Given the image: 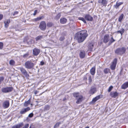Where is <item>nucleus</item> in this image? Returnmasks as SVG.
<instances>
[{
	"mask_svg": "<svg viewBox=\"0 0 128 128\" xmlns=\"http://www.w3.org/2000/svg\"><path fill=\"white\" fill-rule=\"evenodd\" d=\"M86 30H84L77 33L75 35L74 39L76 40H84L88 36Z\"/></svg>",
	"mask_w": 128,
	"mask_h": 128,
	"instance_id": "nucleus-1",
	"label": "nucleus"
},
{
	"mask_svg": "<svg viewBox=\"0 0 128 128\" xmlns=\"http://www.w3.org/2000/svg\"><path fill=\"white\" fill-rule=\"evenodd\" d=\"M126 51V49L124 47L118 48L115 50V52L117 54L122 56L124 54Z\"/></svg>",
	"mask_w": 128,
	"mask_h": 128,
	"instance_id": "nucleus-2",
	"label": "nucleus"
},
{
	"mask_svg": "<svg viewBox=\"0 0 128 128\" xmlns=\"http://www.w3.org/2000/svg\"><path fill=\"white\" fill-rule=\"evenodd\" d=\"M34 66V64L30 61H27L25 63V67L28 69H30L32 68Z\"/></svg>",
	"mask_w": 128,
	"mask_h": 128,
	"instance_id": "nucleus-3",
	"label": "nucleus"
},
{
	"mask_svg": "<svg viewBox=\"0 0 128 128\" xmlns=\"http://www.w3.org/2000/svg\"><path fill=\"white\" fill-rule=\"evenodd\" d=\"M13 90V88L12 87H7L2 88V91L3 93H8L11 92Z\"/></svg>",
	"mask_w": 128,
	"mask_h": 128,
	"instance_id": "nucleus-4",
	"label": "nucleus"
},
{
	"mask_svg": "<svg viewBox=\"0 0 128 128\" xmlns=\"http://www.w3.org/2000/svg\"><path fill=\"white\" fill-rule=\"evenodd\" d=\"M46 25L44 21L41 22L40 24L39 28L42 30H44L46 28Z\"/></svg>",
	"mask_w": 128,
	"mask_h": 128,
	"instance_id": "nucleus-5",
	"label": "nucleus"
},
{
	"mask_svg": "<svg viewBox=\"0 0 128 128\" xmlns=\"http://www.w3.org/2000/svg\"><path fill=\"white\" fill-rule=\"evenodd\" d=\"M117 60L115 58L112 63V64L110 66V68L112 70H114L115 69L116 65L117 62Z\"/></svg>",
	"mask_w": 128,
	"mask_h": 128,
	"instance_id": "nucleus-6",
	"label": "nucleus"
},
{
	"mask_svg": "<svg viewBox=\"0 0 128 128\" xmlns=\"http://www.w3.org/2000/svg\"><path fill=\"white\" fill-rule=\"evenodd\" d=\"M84 18L88 21L91 22L93 20V17L89 14H86L85 15Z\"/></svg>",
	"mask_w": 128,
	"mask_h": 128,
	"instance_id": "nucleus-7",
	"label": "nucleus"
},
{
	"mask_svg": "<svg viewBox=\"0 0 128 128\" xmlns=\"http://www.w3.org/2000/svg\"><path fill=\"white\" fill-rule=\"evenodd\" d=\"M40 52V50L37 48H35L33 50L32 54L35 56H37L38 55Z\"/></svg>",
	"mask_w": 128,
	"mask_h": 128,
	"instance_id": "nucleus-8",
	"label": "nucleus"
},
{
	"mask_svg": "<svg viewBox=\"0 0 128 128\" xmlns=\"http://www.w3.org/2000/svg\"><path fill=\"white\" fill-rule=\"evenodd\" d=\"M20 70L22 74L25 75L26 77H28L29 76V75L27 73V72L24 68H20Z\"/></svg>",
	"mask_w": 128,
	"mask_h": 128,
	"instance_id": "nucleus-9",
	"label": "nucleus"
},
{
	"mask_svg": "<svg viewBox=\"0 0 128 128\" xmlns=\"http://www.w3.org/2000/svg\"><path fill=\"white\" fill-rule=\"evenodd\" d=\"M9 102L7 100L4 101L2 104V106L4 108H8L9 106Z\"/></svg>",
	"mask_w": 128,
	"mask_h": 128,
	"instance_id": "nucleus-10",
	"label": "nucleus"
},
{
	"mask_svg": "<svg viewBox=\"0 0 128 128\" xmlns=\"http://www.w3.org/2000/svg\"><path fill=\"white\" fill-rule=\"evenodd\" d=\"M29 107H27L26 108L22 109L20 112V113L21 114H25L28 111L30 110Z\"/></svg>",
	"mask_w": 128,
	"mask_h": 128,
	"instance_id": "nucleus-11",
	"label": "nucleus"
},
{
	"mask_svg": "<svg viewBox=\"0 0 128 128\" xmlns=\"http://www.w3.org/2000/svg\"><path fill=\"white\" fill-rule=\"evenodd\" d=\"M98 3L103 6H106L107 4V1L106 0H98Z\"/></svg>",
	"mask_w": 128,
	"mask_h": 128,
	"instance_id": "nucleus-12",
	"label": "nucleus"
},
{
	"mask_svg": "<svg viewBox=\"0 0 128 128\" xmlns=\"http://www.w3.org/2000/svg\"><path fill=\"white\" fill-rule=\"evenodd\" d=\"M118 95V93L116 92H112L110 93V96L112 98H115Z\"/></svg>",
	"mask_w": 128,
	"mask_h": 128,
	"instance_id": "nucleus-13",
	"label": "nucleus"
},
{
	"mask_svg": "<svg viewBox=\"0 0 128 128\" xmlns=\"http://www.w3.org/2000/svg\"><path fill=\"white\" fill-rule=\"evenodd\" d=\"M85 52L84 50L80 51L79 53V56L81 58H84L85 56Z\"/></svg>",
	"mask_w": 128,
	"mask_h": 128,
	"instance_id": "nucleus-14",
	"label": "nucleus"
},
{
	"mask_svg": "<svg viewBox=\"0 0 128 128\" xmlns=\"http://www.w3.org/2000/svg\"><path fill=\"white\" fill-rule=\"evenodd\" d=\"M24 126V123L22 122L13 126L12 128H20Z\"/></svg>",
	"mask_w": 128,
	"mask_h": 128,
	"instance_id": "nucleus-15",
	"label": "nucleus"
},
{
	"mask_svg": "<svg viewBox=\"0 0 128 128\" xmlns=\"http://www.w3.org/2000/svg\"><path fill=\"white\" fill-rule=\"evenodd\" d=\"M110 38L112 39V40H114L113 39L111 35L109 36L108 35L106 34L105 35L104 37V40H110Z\"/></svg>",
	"mask_w": 128,
	"mask_h": 128,
	"instance_id": "nucleus-16",
	"label": "nucleus"
},
{
	"mask_svg": "<svg viewBox=\"0 0 128 128\" xmlns=\"http://www.w3.org/2000/svg\"><path fill=\"white\" fill-rule=\"evenodd\" d=\"M96 88H91L89 91L90 94H93L96 92Z\"/></svg>",
	"mask_w": 128,
	"mask_h": 128,
	"instance_id": "nucleus-17",
	"label": "nucleus"
},
{
	"mask_svg": "<svg viewBox=\"0 0 128 128\" xmlns=\"http://www.w3.org/2000/svg\"><path fill=\"white\" fill-rule=\"evenodd\" d=\"M83 97L82 96H80L79 97L76 98L77 101L76 103L77 104H80L81 102L82 101V99Z\"/></svg>",
	"mask_w": 128,
	"mask_h": 128,
	"instance_id": "nucleus-18",
	"label": "nucleus"
},
{
	"mask_svg": "<svg viewBox=\"0 0 128 128\" xmlns=\"http://www.w3.org/2000/svg\"><path fill=\"white\" fill-rule=\"evenodd\" d=\"M128 87V82H126L122 84L121 88L122 89H125Z\"/></svg>",
	"mask_w": 128,
	"mask_h": 128,
	"instance_id": "nucleus-19",
	"label": "nucleus"
},
{
	"mask_svg": "<svg viewBox=\"0 0 128 128\" xmlns=\"http://www.w3.org/2000/svg\"><path fill=\"white\" fill-rule=\"evenodd\" d=\"M66 22L67 19L65 18H62L60 20V22L62 24H64Z\"/></svg>",
	"mask_w": 128,
	"mask_h": 128,
	"instance_id": "nucleus-20",
	"label": "nucleus"
},
{
	"mask_svg": "<svg viewBox=\"0 0 128 128\" xmlns=\"http://www.w3.org/2000/svg\"><path fill=\"white\" fill-rule=\"evenodd\" d=\"M123 4V2H116V4L114 5V7L116 9H117L119 7L120 5L122 4Z\"/></svg>",
	"mask_w": 128,
	"mask_h": 128,
	"instance_id": "nucleus-21",
	"label": "nucleus"
},
{
	"mask_svg": "<svg viewBox=\"0 0 128 128\" xmlns=\"http://www.w3.org/2000/svg\"><path fill=\"white\" fill-rule=\"evenodd\" d=\"M44 18V16H40L39 17H38L34 19V21H38L41 19Z\"/></svg>",
	"mask_w": 128,
	"mask_h": 128,
	"instance_id": "nucleus-22",
	"label": "nucleus"
},
{
	"mask_svg": "<svg viewBox=\"0 0 128 128\" xmlns=\"http://www.w3.org/2000/svg\"><path fill=\"white\" fill-rule=\"evenodd\" d=\"M95 67H94L92 68L90 70V73L92 75H94L95 72Z\"/></svg>",
	"mask_w": 128,
	"mask_h": 128,
	"instance_id": "nucleus-23",
	"label": "nucleus"
},
{
	"mask_svg": "<svg viewBox=\"0 0 128 128\" xmlns=\"http://www.w3.org/2000/svg\"><path fill=\"white\" fill-rule=\"evenodd\" d=\"M94 46V44L92 43H90L88 45L89 50L90 51L92 50Z\"/></svg>",
	"mask_w": 128,
	"mask_h": 128,
	"instance_id": "nucleus-24",
	"label": "nucleus"
},
{
	"mask_svg": "<svg viewBox=\"0 0 128 128\" xmlns=\"http://www.w3.org/2000/svg\"><path fill=\"white\" fill-rule=\"evenodd\" d=\"M10 20H7L4 22L5 27L7 28L8 26V24L10 22Z\"/></svg>",
	"mask_w": 128,
	"mask_h": 128,
	"instance_id": "nucleus-25",
	"label": "nucleus"
},
{
	"mask_svg": "<svg viewBox=\"0 0 128 128\" xmlns=\"http://www.w3.org/2000/svg\"><path fill=\"white\" fill-rule=\"evenodd\" d=\"M101 96V95H100L98 96H97L94 98H93L92 100V102L94 103L96 102L97 100L100 99V96Z\"/></svg>",
	"mask_w": 128,
	"mask_h": 128,
	"instance_id": "nucleus-26",
	"label": "nucleus"
},
{
	"mask_svg": "<svg viewBox=\"0 0 128 128\" xmlns=\"http://www.w3.org/2000/svg\"><path fill=\"white\" fill-rule=\"evenodd\" d=\"M125 30L124 28H122L121 30L118 31L117 32L118 33H120L122 35V34L124 33Z\"/></svg>",
	"mask_w": 128,
	"mask_h": 128,
	"instance_id": "nucleus-27",
	"label": "nucleus"
},
{
	"mask_svg": "<svg viewBox=\"0 0 128 128\" xmlns=\"http://www.w3.org/2000/svg\"><path fill=\"white\" fill-rule=\"evenodd\" d=\"M73 95L74 97L76 98H79L80 96H82L81 95H80L79 92L74 93L73 94Z\"/></svg>",
	"mask_w": 128,
	"mask_h": 128,
	"instance_id": "nucleus-28",
	"label": "nucleus"
},
{
	"mask_svg": "<svg viewBox=\"0 0 128 128\" xmlns=\"http://www.w3.org/2000/svg\"><path fill=\"white\" fill-rule=\"evenodd\" d=\"M124 16V15L123 14H122L120 16L119 18L118 19V21L119 22H120L123 18Z\"/></svg>",
	"mask_w": 128,
	"mask_h": 128,
	"instance_id": "nucleus-29",
	"label": "nucleus"
},
{
	"mask_svg": "<svg viewBox=\"0 0 128 128\" xmlns=\"http://www.w3.org/2000/svg\"><path fill=\"white\" fill-rule=\"evenodd\" d=\"M30 100H28L27 102H25L24 104V106H27L28 105L30 104Z\"/></svg>",
	"mask_w": 128,
	"mask_h": 128,
	"instance_id": "nucleus-30",
	"label": "nucleus"
},
{
	"mask_svg": "<svg viewBox=\"0 0 128 128\" xmlns=\"http://www.w3.org/2000/svg\"><path fill=\"white\" fill-rule=\"evenodd\" d=\"M9 64L10 65H14L15 64V62L13 60H10Z\"/></svg>",
	"mask_w": 128,
	"mask_h": 128,
	"instance_id": "nucleus-31",
	"label": "nucleus"
},
{
	"mask_svg": "<svg viewBox=\"0 0 128 128\" xmlns=\"http://www.w3.org/2000/svg\"><path fill=\"white\" fill-rule=\"evenodd\" d=\"M61 16V14L60 13L58 14L55 17V19L56 20H58L59 19Z\"/></svg>",
	"mask_w": 128,
	"mask_h": 128,
	"instance_id": "nucleus-32",
	"label": "nucleus"
},
{
	"mask_svg": "<svg viewBox=\"0 0 128 128\" xmlns=\"http://www.w3.org/2000/svg\"><path fill=\"white\" fill-rule=\"evenodd\" d=\"M87 76L88 77V80H89V82L90 83L92 82V79L91 78V76L90 75V74H87Z\"/></svg>",
	"mask_w": 128,
	"mask_h": 128,
	"instance_id": "nucleus-33",
	"label": "nucleus"
},
{
	"mask_svg": "<svg viewBox=\"0 0 128 128\" xmlns=\"http://www.w3.org/2000/svg\"><path fill=\"white\" fill-rule=\"evenodd\" d=\"M78 19L79 20L82 21L84 23H86V22L85 20V19H84V18H83L80 17L78 18Z\"/></svg>",
	"mask_w": 128,
	"mask_h": 128,
	"instance_id": "nucleus-34",
	"label": "nucleus"
},
{
	"mask_svg": "<svg viewBox=\"0 0 128 128\" xmlns=\"http://www.w3.org/2000/svg\"><path fill=\"white\" fill-rule=\"evenodd\" d=\"M53 25L52 23L51 22H48L47 24V26L48 27H51Z\"/></svg>",
	"mask_w": 128,
	"mask_h": 128,
	"instance_id": "nucleus-35",
	"label": "nucleus"
},
{
	"mask_svg": "<svg viewBox=\"0 0 128 128\" xmlns=\"http://www.w3.org/2000/svg\"><path fill=\"white\" fill-rule=\"evenodd\" d=\"M61 124L60 122H57L54 126V128H57L59 126V125Z\"/></svg>",
	"mask_w": 128,
	"mask_h": 128,
	"instance_id": "nucleus-36",
	"label": "nucleus"
},
{
	"mask_svg": "<svg viewBox=\"0 0 128 128\" xmlns=\"http://www.w3.org/2000/svg\"><path fill=\"white\" fill-rule=\"evenodd\" d=\"M109 71V69L106 68L104 70V72L105 74H107L108 72Z\"/></svg>",
	"mask_w": 128,
	"mask_h": 128,
	"instance_id": "nucleus-37",
	"label": "nucleus"
},
{
	"mask_svg": "<svg viewBox=\"0 0 128 128\" xmlns=\"http://www.w3.org/2000/svg\"><path fill=\"white\" fill-rule=\"evenodd\" d=\"M43 38V36H39L36 38V40H41Z\"/></svg>",
	"mask_w": 128,
	"mask_h": 128,
	"instance_id": "nucleus-38",
	"label": "nucleus"
},
{
	"mask_svg": "<svg viewBox=\"0 0 128 128\" xmlns=\"http://www.w3.org/2000/svg\"><path fill=\"white\" fill-rule=\"evenodd\" d=\"M4 79V78L3 76L0 77V84L3 81Z\"/></svg>",
	"mask_w": 128,
	"mask_h": 128,
	"instance_id": "nucleus-39",
	"label": "nucleus"
},
{
	"mask_svg": "<svg viewBox=\"0 0 128 128\" xmlns=\"http://www.w3.org/2000/svg\"><path fill=\"white\" fill-rule=\"evenodd\" d=\"M113 88V86H110L109 88L108 91V92H110Z\"/></svg>",
	"mask_w": 128,
	"mask_h": 128,
	"instance_id": "nucleus-40",
	"label": "nucleus"
},
{
	"mask_svg": "<svg viewBox=\"0 0 128 128\" xmlns=\"http://www.w3.org/2000/svg\"><path fill=\"white\" fill-rule=\"evenodd\" d=\"M3 46V44L2 42H0V49H2Z\"/></svg>",
	"mask_w": 128,
	"mask_h": 128,
	"instance_id": "nucleus-41",
	"label": "nucleus"
},
{
	"mask_svg": "<svg viewBox=\"0 0 128 128\" xmlns=\"http://www.w3.org/2000/svg\"><path fill=\"white\" fill-rule=\"evenodd\" d=\"M33 114L32 113H31L29 114L28 116L30 118H32L33 116Z\"/></svg>",
	"mask_w": 128,
	"mask_h": 128,
	"instance_id": "nucleus-42",
	"label": "nucleus"
},
{
	"mask_svg": "<svg viewBox=\"0 0 128 128\" xmlns=\"http://www.w3.org/2000/svg\"><path fill=\"white\" fill-rule=\"evenodd\" d=\"M29 54L28 53H27L26 54L24 55L23 57L24 58H26L28 56Z\"/></svg>",
	"mask_w": 128,
	"mask_h": 128,
	"instance_id": "nucleus-43",
	"label": "nucleus"
},
{
	"mask_svg": "<svg viewBox=\"0 0 128 128\" xmlns=\"http://www.w3.org/2000/svg\"><path fill=\"white\" fill-rule=\"evenodd\" d=\"M18 12L16 11L14 12V13H12V14L13 15V16H14L15 14H17L18 13Z\"/></svg>",
	"mask_w": 128,
	"mask_h": 128,
	"instance_id": "nucleus-44",
	"label": "nucleus"
},
{
	"mask_svg": "<svg viewBox=\"0 0 128 128\" xmlns=\"http://www.w3.org/2000/svg\"><path fill=\"white\" fill-rule=\"evenodd\" d=\"M49 109V106H46L45 107V110H47Z\"/></svg>",
	"mask_w": 128,
	"mask_h": 128,
	"instance_id": "nucleus-45",
	"label": "nucleus"
},
{
	"mask_svg": "<svg viewBox=\"0 0 128 128\" xmlns=\"http://www.w3.org/2000/svg\"><path fill=\"white\" fill-rule=\"evenodd\" d=\"M64 36H61L60 39V40H64Z\"/></svg>",
	"mask_w": 128,
	"mask_h": 128,
	"instance_id": "nucleus-46",
	"label": "nucleus"
},
{
	"mask_svg": "<svg viewBox=\"0 0 128 128\" xmlns=\"http://www.w3.org/2000/svg\"><path fill=\"white\" fill-rule=\"evenodd\" d=\"M87 76H88L87 75L86 76H84V80H86L87 79Z\"/></svg>",
	"mask_w": 128,
	"mask_h": 128,
	"instance_id": "nucleus-47",
	"label": "nucleus"
},
{
	"mask_svg": "<svg viewBox=\"0 0 128 128\" xmlns=\"http://www.w3.org/2000/svg\"><path fill=\"white\" fill-rule=\"evenodd\" d=\"M3 17V15L2 14H0V20L2 19Z\"/></svg>",
	"mask_w": 128,
	"mask_h": 128,
	"instance_id": "nucleus-48",
	"label": "nucleus"
},
{
	"mask_svg": "<svg viewBox=\"0 0 128 128\" xmlns=\"http://www.w3.org/2000/svg\"><path fill=\"white\" fill-rule=\"evenodd\" d=\"M114 41L115 40H110V42H109V45H110L112 43V42H114Z\"/></svg>",
	"mask_w": 128,
	"mask_h": 128,
	"instance_id": "nucleus-49",
	"label": "nucleus"
},
{
	"mask_svg": "<svg viewBox=\"0 0 128 128\" xmlns=\"http://www.w3.org/2000/svg\"><path fill=\"white\" fill-rule=\"evenodd\" d=\"M37 12V10H35V11H34V13L33 14L34 15V16L36 14Z\"/></svg>",
	"mask_w": 128,
	"mask_h": 128,
	"instance_id": "nucleus-50",
	"label": "nucleus"
},
{
	"mask_svg": "<svg viewBox=\"0 0 128 128\" xmlns=\"http://www.w3.org/2000/svg\"><path fill=\"white\" fill-rule=\"evenodd\" d=\"M38 92L36 90L34 91V93L35 95Z\"/></svg>",
	"mask_w": 128,
	"mask_h": 128,
	"instance_id": "nucleus-51",
	"label": "nucleus"
},
{
	"mask_svg": "<svg viewBox=\"0 0 128 128\" xmlns=\"http://www.w3.org/2000/svg\"><path fill=\"white\" fill-rule=\"evenodd\" d=\"M29 128H34L33 125H32Z\"/></svg>",
	"mask_w": 128,
	"mask_h": 128,
	"instance_id": "nucleus-52",
	"label": "nucleus"
},
{
	"mask_svg": "<svg viewBox=\"0 0 128 128\" xmlns=\"http://www.w3.org/2000/svg\"><path fill=\"white\" fill-rule=\"evenodd\" d=\"M44 62H43L42 61L40 62V64H41V65H44Z\"/></svg>",
	"mask_w": 128,
	"mask_h": 128,
	"instance_id": "nucleus-53",
	"label": "nucleus"
},
{
	"mask_svg": "<svg viewBox=\"0 0 128 128\" xmlns=\"http://www.w3.org/2000/svg\"><path fill=\"white\" fill-rule=\"evenodd\" d=\"M84 40H78V43H80L83 42Z\"/></svg>",
	"mask_w": 128,
	"mask_h": 128,
	"instance_id": "nucleus-54",
	"label": "nucleus"
},
{
	"mask_svg": "<svg viewBox=\"0 0 128 128\" xmlns=\"http://www.w3.org/2000/svg\"><path fill=\"white\" fill-rule=\"evenodd\" d=\"M103 42L104 43H106L108 42V40H103Z\"/></svg>",
	"mask_w": 128,
	"mask_h": 128,
	"instance_id": "nucleus-55",
	"label": "nucleus"
},
{
	"mask_svg": "<svg viewBox=\"0 0 128 128\" xmlns=\"http://www.w3.org/2000/svg\"><path fill=\"white\" fill-rule=\"evenodd\" d=\"M85 128H89V126H87Z\"/></svg>",
	"mask_w": 128,
	"mask_h": 128,
	"instance_id": "nucleus-56",
	"label": "nucleus"
},
{
	"mask_svg": "<svg viewBox=\"0 0 128 128\" xmlns=\"http://www.w3.org/2000/svg\"><path fill=\"white\" fill-rule=\"evenodd\" d=\"M58 0L59 1H60V2L62 0Z\"/></svg>",
	"mask_w": 128,
	"mask_h": 128,
	"instance_id": "nucleus-57",
	"label": "nucleus"
},
{
	"mask_svg": "<svg viewBox=\"0 0 128 128\" xmlns=\"http://www.w3.org/2000/svg\"><path fill=\"white\" fill-rule=\"evenodd\" d=\"M127 48H128V47Z\"/></svg>",
	"mask_w": 128,
	"mask_h": 128,
	"instance_id": "nucleus-58",
	"label": "nucleus"
}]
</instances>
